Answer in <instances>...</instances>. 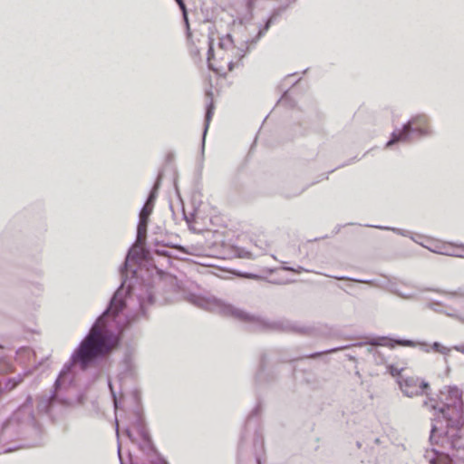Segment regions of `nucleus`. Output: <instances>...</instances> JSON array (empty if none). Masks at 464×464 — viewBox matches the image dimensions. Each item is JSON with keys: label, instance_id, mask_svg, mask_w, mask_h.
<instances>
[{"label": "nucleus", "instance_id": "nucleus-25", "mask_svg": "<svg viewBox=\"0 0 464 464\" xmlns=\"http://www.w3.org/2000/svg\"><path fill=\"white\" fill-rule=\"evenodd\" d=\"M431 348L433 351L437 352V353H442V354H448L450 353V348L442 345L439 342H434L431 345Z\"/></svg>", "mask_w": 464, "mask_h": 464}, {"label": "nucleus", "instance_id": "nucleus-3", "mask_svg": "<svg viewBox=\"0 0 464 464\" xmlns=\"http://www.w3.org/2000/svg\"><path fill=\"white\" fill-rule=\"evenodd\" d=\"M430 134L431 130L429 117L423 113L416 114L411 117L401 128L395 129L392 131L391 139L386 142L385 147L391 148L395 143L410 141L412 135L422 138Z\"/></svg>", "mask_w": 464, "mask_h": 464}, {"label": "nucleus", "instance_id": "nucleus-9", "mask_svg": "<svg viewBox=\"0 0 464 464\" xmlns=\"http://www.w3.org/2000/svg\"><path fill=\"white\" fill-rule=\"evenodd\" d=\"M140 436L141 438V441L139 443V448L150 459L159 451L150 438L149 430H145L143 428H140Z\"/></svg>", "mask_w": 464, "mask_h": 464}, {"label": "nucleus", "instance_id": "nucleus-44", "mask_svg": "<svg viewBox=\"0 0 464 464\" xmlns=\"http://www.w3.org/2000/svg\"><path fill=\"white\" fill-rule=\"evenodd\" d=\"M155 253L160 256H168V252L164 249L156 248Z\"/></svg>", "mask_w": 464, "mask_h": 464}, {"label": "nucleus", "instance_id": "nucleus-47", "mask_svg": "<svg viewBox=\"0 0 464 464\" xmlns=\"http://www.w3.org/2000/svg\"><path fill=\"white\" fill-rule=\"evenodd\" d=\"M234 67H235V63L233 61H230L228 63V70L233 71Z\"/></svg>", "mask_w": 464, "mask_h": 464}, {"label": "nucleus", "instance_id": "nucleus-1", "mask_svg": "<svg viewBox=\"0 0 464 464\" xmlns=\"http://www.w3.org/2000/svg\"><path fill=\"white\" fill-rule=\"evenodd\" d=\"M140 253L130 247L125 257L124 263L120 268L121 282L111 296L106 309L96 319L89 333L81 341L77 348L71 355L59 372L52 390L48 395L42 397L38 403L40 411L48 412L55 404L67 406L71 404L68 397L70 389L74 385L76 365L82 370L102 359L111 351L117 341L115 330L119 327L117 317L126 307V300L130 297L137 268L130 266V262H138Z\"/></svg>", "mask_w": 464, "mask_h": 464}, {"label": "nucleus", "instance_id": "nucleus-11", "mask_svg": "<svg viewBox=\"0 0 464 464\" xmlns=\"http://www.w3.org/2000/svg\"><path fill=\"white\" fill-rule=\"evenodd\" d=\"M287 4L285 6L278 7L276 9H274L270 14V16L266 21V24L264 26H260L258 29V33L256 35L255 38L252 39L253 44H256L261 37H263L266 33L269 30L272 24L282 14V13L286 9Z\"/></svg>", "mask_w": 464, "mask_h": 464}, {"label": "nucleus", "instance_id": "nucleus-31", "mask_svg": "<svg viewBox=\"0 0 464 464\" xmlns=\"http://www.w3.org/2000/svg\"><path fill=\"white\" fill-rule=\"evenodd\" d=\"M147 234V229L137 227V237H136V242L139 244H142L145 237Z\"/></svg>", "mask_w": 464, "mask_h": 464}, {"label": "nucleus", "instance_id": "nucleus-15", "mask_svg": "<svg viewBox=\"0 0 464 464\" xmlns=\"http://www.w3.org/2000/svg\"><path fill=\"white\" fill-rule=\"evenodd\" d=\"M329 276L332 277V276ZM333 278H335L337 280H348V281H353V282H357V283H362V284H367L370 286L377 287V288H383L386 286L385 284H382V281H379L376 279H357V278H353V277H349V276H333Z\"/></svg>", "mask_w": 464, "mask_h": 464}, {"label": "nucleus", "instance_id": "nucleus-36", "mask_svg": "<svg viewBox=\"0 0 464 464\" xmlns=\"http://www.w3.org/2000/svg\"><path fill=\"white\" fill-rule=\"evenodd\" d=\"M108 386L110 388V391H111V396L113 399L114 406H115V408H117L118 407V400H117L116 392H115L112 383L110 380L108 381Z\"/></svg>", "mask_w": 464, "mask_h": 464}, {"label": "nucleus", "instance_id": "nucleus-51", "mask_svg": "<svg viewBox=\"0 0 464 464\" xmlns=\"http://www.w3.org/2000/svg\"><path fill=\"white\" fill-rule=\"evenodd\" d=\"M409 237H411L414 242L419 243L418 238H415L413 236L410 235Z\"/></svg>", "mask_w": 464, "mask_h": 464}, {"label": "nucleus", "instance_id": "nucleus-53", "mask_svg": "<svg viewBox=\"0 0 464 464\" xmlns=\"http://www.w3.org/2000/svg\"><path fill=\"white\" fill-rule=\"evenodd\" d=\"M304 189H305L304 188H302V189H301L300 191H298L295 195H300L302 192H304Z\"/></svg>", "mask_w": 464, "mask_h": 464}, {"label": "nucleus", "instance_id": "nucleus-13", "mask_svg": "<svg viewBox=\"0 0 464 464\" xmlns=\"http://www.w3.org/2000/svg\"><path fill=\"white\" fill-rule=\"evenodd\" d=\"M420 292L425 291H432L436 292L440 295H445L450 299H464V286L459 287L454 291H446L441 289H433V288H420Z\"/></svg>", "mask_w": 464, "mask_h": 464}, {"label": "nucleus", "instance_id": "nucleus-19", "mask_svg": "<svg viewBox=\"0 0 464 464\" xmlns=\"http://www.w3.org/2000/svg\"><path fill=\"white\" fill-rule=\"evenodd\" d=\"M296 76V73H293V74H288L285 79L284 81L282 82L281 83V90L284 91V93L283 95L281 96V98L279 99L278 101V103H284V104H287L288 102H290V100H289V97H288V89L286 88V86L288 85V82H286L290 78L292 77H295Z\"/></svg>", "mask_w": 464, "mask_h": 464}, {"label": "nucleus", "instance_id": "nucleus-46", "mask_svg": "<svg viewBox=\"0 0 464 464\" xmlns=\"http://www.w3.org/2000/svg\"><path fill=\"white\" fill-rule=\"evenodd\" d=\"M125 434L128 436V438L131 440V441H134V438L130 430V429H126L125 430Z\"/></svg>", "mask_w": 464, "mask_h": 464}, {"label": "nucleus", "instance_id": "nucleus-38", "mask_svg": "<svg viewBox=\"0 0 464 464\" xmlns=\"http://www.w3.org/2000/svg\"><path fill=\"white\" fill-rule=\"evenodd\" d=\"M182 18H183V21H184V24H185V26H186V29H187V34H188V36H190L191 33H190V27H189V22H188V14H182Z\"/></svg>", "mask_w": 464, "mask_h": 464}, {"label": "nucleus", "instance_id": "nucleus-22", "mask_svg": "<svg viewBox=\"0 0 464 464\" xmlns=\"http://www.w3.org/2000/svg\"><path fill=\"white\" fill-rule=\"evenodd\" d=\"M440 455V452L436 449L427 450L424 458L429 461L430 464H438L439 457Z\"/></svg>", "mask_w": 464, "mask_h": 464}, {"label": "nucleus", "instance_id": "nucleus-24", "mask_svg": "<svg viewBox=\"0 0 464 464\" xmlns=\"http://www.w3.org/2000/svg\"><path fill=\"white\" fill-rule=\"evenodd\" d=\"M345 348H347V346L334 347V348H331V349H328L325 351L316 352V353H311L309 355H305L304 357L314 359V358L320 357L323 354L336 353V352L343 350Z\"/></svg>", "mask_w": 464, "mask_h": 464}, {"label": "nucleus", "instance_id": "nucleus-59", "mask_svg": "<svg viewBox=\"0 0 464 464\" xmlns=\"http://www.w3.org/2000/svg\"><path fill=\"white\" fill-rule=\"evenodd\" d=\"M420 344L421 346H425V347L427 346V345H426V343H420Z\"/></svg>", "mask_w": 464, "mask_h": 464}, {"label": "nucleus", "instance_id": "nucleus-52", "mask_svg": "<svg viewBox=\"0 0 464 464\" xmlns=\"http://www.w3.org/2000/svg\"><path fill=\"white\" fill-rule=\"evenodd\" d=\"M207 95H208V96H209V97H211V96H212V92H211V91H208V92H207Z\"/></svg>", "mask_w": 464, "mask_h": 464}, {"label": "nucleus", "instance_id": "nucleus-7", "mask_svg": "<svg viewBox=\"0 0 464 464\" xmlns=\"http://www.w3.org/2000/svg\"><path fill=\"white\" fill-rule=\"evenodd\" d=\"M364 344H371L372 346H390L394 347L395 345H401V346H407V347H415L417 345V343L410 340V339H403V338H397V339H388L387 337H375L368 339L366 342L358 343L354 345L356 346H362Z\"/></svg>", "mask_w": 464, "mask_h": 464}, {"label": "nucleus", "instance_id": "nucleus-16", "mask_svg": "<svg viewBox=\"0 0 464 464\" xmlns=\"http://www.w3.org/2000/svg\"><path fill=\"white\" fill-rule=\"evenodd\" d=\"M214 111V104L213 102L210 101L209 104H208L206 109V114H205V124H204V130H203V138H202V146L204 147L205 144V137L213 115Z\"/></svg>", "mask_w": 464, "mask_h": 464}, {"label": "nucleus", "instance_id": "nucleus-28", "mask_svg": "<svg viewBox=\"0 0 464 464\" xmlns=\"http://www.w3.org/2000/svg\"><path fill=\"white\" fill-rule=\"evenodd\" d=\"M149 460L151 464H169V462L160 452L155 453V455L151 457Z\"/></svg>", "mask_w": 464, "mask_h": 464}, {"label": "nucleus", "instance_id": "nucleus-40", "mask_svg": "<svg viewBox=\"0 0 464 464\" xmlns=\"http://www.w3.org/2000/svg\"><path fill=\"white\" fill-rule=\"evenodd\" d=\"M260 411V406L259 405H256L251 411L249 417H248V420H247V423H249L251 421V419L254 417V416H256Z\"/></svg>", "mask_w": 464, "mask_h": 464}, {"label": "nucleus", "instance_id": "nucleus-30", "mask_svg": "<svg viewBox=\"0 0 464 464\" xmlns=\"http://www.w3.org/2000/svg\"><path fill=\"white\" fill-rule=\"evenodd\" d=\"M152 209H153L152 206H150L148 204H144L143 207L141 208L140 211L139 216L145 217V218H149L150 215L152 212Z\"/></svg>", "mask_w": 464, "mask_h": 464}, {"label": "nucleus", "instance_id": "nucleus-5", "mask_svg": "<svg viewBox=\"0 0 464 464\" xmlns=\"http://www.w3.org/2000/svg\"><path fill=\"white\" fill-rule=\"evenodd\" d=\"M442 443L449 445L455 451L454 456L464 461V436L459 430L449 429L442 438Z\"/></svg>", "mask_w": 464, "mask_h": 464}, {"label": "nucleus", "instance_id": "nucleus-2", "mask_svg": "<svg viewBox=\"0 0 464 464\" xmlns=\"http://www.w3.org/2000/svg\"><path fill=\"white\" fill-rule=\"evenodd\" d=\"M192 302L198 307L226 316H232L239 321L247 323L254 330L279 331L286 333L305 334L307 328L289 320L269 321L260 315L249 314L237 308L217 297L193 296Z\"/></svg>", "mask_w": 464, "mask_h": 464}, {"label": "nucleus", "instance_id": "nucleus-14", "mask_svg": "<svg viewBox=\"0 0 464 464\" xmlns=\"http://www.w3.org/2000/svg\"><path fill=\"white\" fill-rule=\"evenodd\" d=\"M138 300L140 303V312L142 316H146V314H147L146 305L147 304L150 305L155 303L154 292L152 291L151 288H147L145 296L139 295Z\"/></svg>", "mask_w": 464, "mask_h": 464}, {"label": "nucleus", "instance_id": "nucleus-34", "mask_svg": "<svg viewBox=\"0 0 464 464\" xmlns=\"http://www.w3.org/2000/svg\"><path fill=\"white\" fill-rule=\"evenodd\" d=\"M149 218L145 217L139 216V222L137 227H141L147 229Z\"/></svg>", "mask_w": 464, "mask_h": 464}, {"label": "nucleus", "instance_id": "nucleus-55", "mask_svg": "<svg viewBox=\"0 0 464 464\" xmlns=\"http://www.w3.org/2000/svg\"><path fill=\"white\" fill-rule=\"evenodd\" d=\"M287 2V5H289L292 2H295V0H285Z\"/></svg>", "mask_w": 464, "mask_h": 464}, {"label": "nucleus", "instance_id": "nucleus-56", "mask_svg": "<svg viewBox=\"0 0 464 464\" xmlns=\"http://www.w3.org/2000/svg\"><path fill=\"white\" fill-rule=\"evenodd\" d=\"M10 451H11V449H6L4 450L5 453L10 452Z\"/></svg>", "mask_w": 464, "mask_h": 464}, {"label": "nucleus", "instance_id": "nucleus-54", "mask_svg": "<svg viewBox=\"0 0 464 464\" xmlns=\"http://www.w3.org/2000/svg\"><path fill=\"white\" fill-rule=\"evenodd\" d=\"M356 446H357V448H359V449H360V448L362 447V443H361V442H359V441H357Z\"/></svg>", "mask_w": 464, "mask_h": 464}, {"label": "nucleus", "instance_id": "nucleus-29", "mask_svg": "<svg viewBox=\"0 0 464 464\" xmlns=\"http://www.w3.org/2000/svg\"><path fill=\"white\" fill-rule=\"evenodd\" d=\"M135 426L137 428L139 434H140V428H143L145 430H148L145 421H144V419L139 412L136 413Z\"/></svg>", "mask_w": 464, "mask_h": 464}, {"label": "nucleus", "instance_id": "nucleus-39", "mask_svg": "<svg viewBox=\"0 0 464 464\" xmlns=\"http://www.w3.org/2000/svg\"><path fill=\"white\" fill-rule=\"evenodd\" d=\"M283 270L291 271V272H295V273H301L302 271H305L302 266H297V268H295L292 266H284Z\"/></svg>", "mask_w": 464, "mask_h": 464}, {"label": "nucleus", "instance_id": "nucleus-49", "mask_svg": "<svg viewBox=\"0 0 464 464\" xmlns=\"http://www.w3.org/2000/svg\"><path fill=\"white\" fill-rule=\"evenodd\" d=\"M300 80H301V78L295 79L293 82H291V86L295 85Z\"/></svg>", "mask_w": 464, "mask_h": 464}, {"label": "nucleus", "instance_id": "nucleus-42", "mask_svg": "<svg viewBox=\"0 0 464 464\" xmlns=\"http://www.w3.org/2000/svg\"><path fill=\"white\" fill-rule=\"evenodd\" d=\"M33 403V399L31 396L26 398L24 404L20 408L21 411H26L30 405Z\"/></svg>", "mask_w": 464, "mask_h": 464}, {"label": "nucleus", "instance_id": "nucleus-20", "mask_svg": "<svg viewBox=\"0 0 464 464\" xmlns=\"http://www.w3.org/2000/svg\"><path fill=\"white\" fill-rule=\"evenodd\" d=\"M24 381V376L22 374H18L15 377H12L6 380L5 387L2 388L4 391H12L16 386H18Z\"/></svg>", "mask_w": 464, "mask_h": 464}, {"label": "nucleus", "instance_id": "nucleus-17", "mask_svg": "<svg viewBox=\"0 0 464 464\" xmlns=\"http://www.w3.org/2000/svg\"><path fill=\"white\" fill-rule=\"evenodd\" d=\"M160 181H161V175H159L157 178V180H156L153 188H151L150 194L148 195V198L144 204H148L150 206L154 207V203H155V200H156L157 195H158V190L160 186Z\"/></svg>", "mask_w": 464, "mask_h": 464}, {"label": "nucleus", "instance_id": "nucleus-4", "mask_svg": "<svg viewBox=\"0 0 464 464\" xmlns=\"http://www.w3.org/2000/svg\"><path fill=\"white\" fill-rule=\"evenodd\" d=\"M445 402L444 406L440 409V412L447 420L448 426L453 427L457 424L458 419L461 417L463 412L462 392L456 386L445 387ZM441 394L444 395V392H441Z\"/></svg>", "mask_w": 464, "mask_h": 464}, {"label": "nucleus", "instance_id": "nucleus-23", "mask_svg": "<svg viewBox=\"0 0 464 464\" xmlns=\"http://www.w3.org/2000/svg\"><path fill=\"white\" fill-rule=\"evenodd\" d=\"M248 44H254L251 40H247L242 47L235 48L233 47V50L235 51L234 55L237 57L238 61L243 59L246 53V51L248 50Z\"/></svg>", "mask_w": 464, "mask_h": 464}, {"label": "nucleus", "instance_id": "nucleus-27", "mask_svg": "<svg viewBox=\"0 0 464 464\" xmlns=\"http://www.w3.org/2000/svg\"><path fill=\"white\" fill-rule=\"evenodd\" d=\"M214 57V47H213V39L209 38L208 41V68L215 71L213 68L210 60Z\"/></svg>", "mask_w": 464, "mask_h": 464}, {"label": "nucleus", "instance_id": "nucleus-35", "mask_svg": "<svg viewBox=\"0 0 464 464\" xmlns=\"http://www.w3.org/2000/svg\"><path fill=\"white\" fill-rule=\"evenodd\" d=\"M436 432H437V427H436V425H432L431 430H430V441L432 445L438 443V441L436 440Z\"/></svg>", "mask_w": 464, "mask_h": 464}, {"label": "nucleus", "instance_id": "nucleus-58", "mask_svg": "<svg viewBox=\"0 0 464 464\" xmlns=\"http://www.w3.org/2000/svg\"><path fill=\"white\" fill-rule=\"evenodd\" d=\"M119 427H118V420H116V431L118 432Z\"/></svg>", "mask_w": 464, "mask_h": 464}, {"label": "nucleus", "instance_id": "nucleus-21", "mask_svg": "<svg viewBox=\"0 0 464 464\" xmlns=\"http://www.w3.org/2000/svg\"><path fill=\"white\" fill-rule=\"evenodd\" d=\"M367 227H375L382 230H391L400 236L402 237H410L411 232L405 229L397 228V227H386V226H374V225H366Z\"/></svg>", "mask_w": 464, "mask_h": 464}, {"label": "nucleus", "instance_id": "nucleus-45", "mask_svg": "<svg viewBox=\"0 0 464 464\" xmlns=\"http://www.w3.org/2000/svg\"><path fill=\"white\" fill-rule=\"evenodd\" d=\"M454 349L461 353L464 354V344L461 345H456L454 346Z\"/></svg>", "mask_w": 464, "mask_h": 464}, {"label": "nucleus", "instance_id": "nucleus-33", "mask_svg": "<svg viewBox=\"0 0 464 464\" xmlns=\"http://www.w3.org/2000/svg\"><path fill=\"white\" fill-rule=\"evenodd\" d=\"M382 284L386 285V286L383 287V289H387V290H389L390 292H392L394 295H395V291L394 290H399L397 288L396 285L393 284V283H391L389 279H385L384 281H382Z\"/></svg>", "mask_w": 464, "mask_h": 464}, {"label": "nucleus", "instance_id": "nucleus-32", "mask_svg": "<svg viewBox=\"0 0 464 464\" xmlns=\"http://www.w3.org/2000/svg\"><path fill=\"white\" fill-rule=\"evenodd\" d=\"M395 295L402 299L411 300L416 298V294L414 293H403L400 290H394Z\"/></svg>", "mask_w": 464, "mask_h": 464}, {"label": "nucleus", "instance_id": "nucleus-18", "mask_svg": "<svg viewBox=\"0 0 464 464\" xmlns=\"http://www.w3.org/2000/svg\"><path fill=\"white\" fill-rule=\"evenodd\" d=\"M122 365L124 367V371L127 372L131 373L134 370L135 364H134V356L130 351H127L124 353L123 359H122Z\"/></svg>", "mask_w": 464, "mask_h": 464}, {"label": "nucleus", "instance_id": "nucleus-60", "mask_svg": "<svg viewBox=\"0 0 464 464\" xmlns=\"http://www.w3.org/2000/svg\"><path fill=\"white\" fill-rule=\"evenodd\" d=\"M257 463H258V464H261V462H260V460H259V459H257Z\"/></svg>", "mask_w": 464, "mask_h": 464}, {"label": "nucleus", "instance_id": "nucleus-6", "mask_svg": "<svg viewBox=\"0 0 464 464\" xmlns=\"http://www.w3.org/2000/svg\"><path fill=\"white\" fill-rule=\"evenodd\" d=\"M400 387L407 397H414L427 393L430 385L425 381H420L415 377H408L400 382Z\"/></svg>", "mask_w": 464, "mask_h": 464}, {"label": "nucleus", "instance_id": "nucleus-37", "mask_svg": "<svg viewBox=\"0 0 464 464\" xmlns=\"http://www.w3.org/2000/svg\"><path fill=\"white\" fill-rule=\"evenodd\" d=\"M389 372L392 376H398L401 373V369H398L393 364L388 366Z\"/></svg>", "mask_w": 464, "mask_h": 464}, {"label": "nucleus", "instance_id": "nucleus-57", "mask_svg": "<svg viewBox=\"0 0 464 464\" xmlns=\"http://www.w3.org/2000/svg\"><path fill=\"white\" fill-rule=\"evenodd\" d=\"M154 244H155V246H158L160 245V242H159L158 240H156V241L154 242Z\"/></svg>", "mask_w": 464, "mask_h": 464}, {"label": "nucleus", "instance_id": "nucleus-12", "mask_svg": "<svg viewBox=\"0 0 464 464\" xmlns=\"http://www.w3.org/2000/svg\"><path fill=\"white\" fill-rule=\"evenodd\" d=\"M426 307L436 313L445 314L450 317L457 318L461 323H464V316L459 315L455 309L444 310L440 302L430 301L426 304Z\"/></svg>", "mask_w": 464, "mask_h": 464}, {"label": "nucleus", "instance_id": "nucleus-43", "mask_svg": "<svg viewBox=\"0 0 464 464\" xmlns=\"http://www.w3.org/2000/svg\"><path fill=\"white\" fill-rule=\"evenodd\" d=\"M456 257L464 258V244L459 245V255H456Z\"/></svg>", "mask_w": 464, "mask_h": 464}, {"label": "nucleus", "instance_id": "nucleus-41", "mask_svg": "<svg viewBox=\"0 0 464 464\" xmlns=\"http://www.w3.org/2000/svg\"><path fill=\"white\" fill-rule=\"evenodd\" d=\"M175 1L177 2L179 9L181 10L182 14H188V10H187L184 1L183 0H175Z\"/></svg>", "mask_w": 464, "mask_h": 464}, {"label": "nucleus", "instance_id": "nucleus-48", "mask_svg": "<svg viewBox=\"0 0 464 464\" xmlns=\"http://www.w3.org/2000/svg\"><path fill=\"white\" fill-rule=\"evenodd\" d=\"M28 413H29V418L31 420H33L34 419V413H33V411L30 409H28Z\"/></svg>", "mask_w": 464, "mask_h": 464}, {"label": "nucleus", "instance_id": "nucleus-50", "mask_svg": "<svg viewBox=\"0 0 464 464\" xmlns=\"http://www.w3.org/2000/svg\"><path fill=\"white\" fill-rule=\"evenodd\" d=\"M256 277H258V276L256 275H255V274H249L248 275V278H256Z\"/></svg>", "mask_w": 464, "mask_h": 464}, {"label": "nucleus", "instance_id": "nucleus-10", "mask_svg": "<svg viewBox=\"0 0 464 464\" xmlns=\"http://www.w3.org/2000/svg\"><path fill=\"white\" fill-rule=\"evenodd\" d=\"M420 245L422 246V244ZM423 246L429 249L430 252L439 255L449 256H456V255H459V245L455 246L452 244L434 243L432 246L423 245Z\"/></svg>", "mask_w": 464, "mask_h": 464}, {"label": "nucleus", "instance_id": "nucleus-8", "mask_svg": "<svg viewBox=\"0 0 464 464\" xmlns=\"http://www.w3.org/2000/svg\"><path fill=\"white\" fill-rule=\"evenodd\" d=\"M267 356L262 354L259 362V368L255 375V383L258 388H262L274 381V376L266 371Z\"/></svg>", "mask_w": 464, "mask_h": 464}, {"label": "nucleus", "instance_id": "nucleus-26", "mask_svg": "<svg viewBox=\"0 0 464 464\" xmlns=\"http://www.w3.org/2000/svg\"><path fill=\"white\" fill-rule=\"evenodd\" d=\"M218 44L221 49H227L231 46L233 44L231 35L227 34L225 37L221 38Z\"/></svg>", "mask_w": 464, "mask_h": 464}]
</instances>
